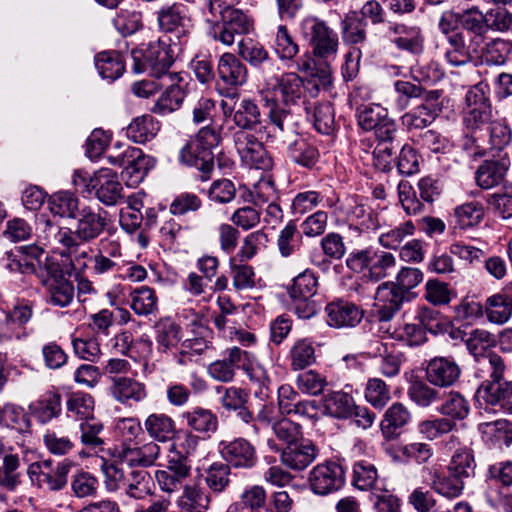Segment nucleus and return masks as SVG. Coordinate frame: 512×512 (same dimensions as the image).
Here are the masks:
<instances>
[{
    "label": "nucleus",
    "instance_id": "aec40b11",
    "mask_svg": "<svg viewBox=\"0 0 512 512\" xmlns=\"http://www.w3.org/2000/svg\"><path fill=\"white\" fill-rule=\"evenodd\" d=\"M386 36L402 51L419 55L424 51V36L418 26H408L403 23L388 22Z\"/></svg>",
    "mask_w": 512,
    "mask_h": 512
},
{
    "label": "nucleus",
    "instance_id": "bf43d9fd",
    "mask_svg": "<svg viewBox=\"0 0 512 512\" xmlns=\"http://www.w3.org/2000/svg\"><path fill=\"white\" fill-rule=\"evenodd\" d=\"M512 51L511 44L501 38H495L484 43L478 54L488 65H503Z\"/></svg>",
    "mask_w": 512,
    "mask_h": 512
},
{
    "label": "nucleus",
    "instance_id": "37998d69",
    "mask_svg": "<svg viewBox=\"0 0 512 512\" xmlns=\"http://www.w3.org/2000/svg\"><path fill=\"white\" fill-rule=\"evenodd\" d=\"M508 170V162L505 159L499 161L487 160L476 171V182L483 189H490L498 185Z\"/></svg>",
    "mask_w": 512,
    "mask_h": 512
},
{
    "label": "nucleus",
    "instance_id": "58836bf2",
    "mask_svg": "<svg viewBox=\"0 0 512 512\" xmlns=\"http://www.w3.org/2000/svg\"><path fill=\"white\" fill-rule=\"evenodd\" d=\"M180 418L186 425L199 433H211L216 431L218 426L217 416L209 409L194 407L183 412Z\"/></svg>",
    "mask_w": 512,
    "mask_h": 512
},
{
    "label": "nucleus",
    "instance_id": "20e7f679",
    "mask_svg": "<svg viewBox=\"0 0 512 512\" xmlns=\"http://www.w3.org/2000/svg\"><path fill=\"white\" fill-rule=\"evenodd\" d=\"M299 29L316 58L327 64L337 58L339 37L326 21L316 16H307L300 21Z\"/></svg>",
    "mask_w": 512,
    "mask_h": 512
},
{
    "label": "nucleus",
    "instance_id": "69168bd1",
    "mask_svg": "<svg viewBox=\"0 0 512 512\" xmlns=\"http://www.w3.org/2000/svg\"><path fill=\"white\" fill-rule=\"evenodd\" d=\"M409 399L421 408H428L439 402L443 395L439 390L432 388L422 381L411 383L407 391Z\"/></svg>",
    "mask_w": 512,
    "mask_h": 512
},
{
    "label": "nucleus",
    "instance_id": "5fc2aeb1",
    "mask_svg": "<svg viewBox=\"0 0 512 512\" xmlns=\"http://www.w3.org/2000/svg\"><path fill=\"white\" fill-rule=\"evenodd\" d=\"M95 66L103 79L114 81L118 79L125 70V63L115 51L101 52L95 57Z\"/></svg>",
    "mask_w": 512,
    "mask_h": 512
},
{
    "label": "nucleus",
    "instance_id": "79ce46f5",
    "mask_svg": "<svg viewBox=\"0 0 512 512\" xmlns=\"http://www.w3.org/2000/svg\"><path fill=\"white\" fill-rule=\"evenodd\" d=\"M147 434L159 442L171 440L175 433L174 420L165 413H152L144 421Z\"/></svg>",
    "mask_w": 512,
    "mask_h": 512
},
{
    "label": "nucleus",
    "instance_id": "338daca9",
    "mask_svg": "<svg viewBox=\"0 0 512 512\" xmlns=\"http://www.w3.org/2000/svg\"><path fill=\"white\" fill-rule=\"evenodd\" d=\"M415 232V225L412 221H405L395 227H388L378 237L379 244L387 249H397L402 242Z\"/></svg>",
    "mask_w": 512,
    "mask_h": 512
},
{
    "label": "nucleus",
    "instance_id": "ddd939ff",
    "mask_svg": "<svg viewBox=\"0 0 512 512\" xmlns=\"http://www.w3.org/2000/svg\"><path fill=\"white\" fill-rule=\"evenodd\" d=\"M157 21L161 31L175 33L180 45L187 44L193 25L185 5L173 3L163 6L157 12Z\"/></svg>",
    "mask_w": 512,
    "mask_h": 512
},
{
    "label": "nucleus",
    "instance_id": "39448f33",
    "mask_svg": "<svg viewBox=\"0 0 512 512\" xmlns=\"http://www.w3.org/2000/svg\"><path fill=\"white\" fill-rule=\"evenodd\" d=\"M347 267L354 272L367 271V277L379 281L389 277L396 269L394 254L374 247L354 250L346 258Z\"/></svg>",
    "mask_w": 512,
    "mask_h": 512
},
{
    "label": "nucleus",
    "instance_id": "ea45409f",
    "mask_svg": "<svg viewBox=\"0 0 512 512\" xmlns=\"http://www.w3.org/2000/svg\"><path fill=\"white\" fill-rule=\"evenodd\" d=\"M160 125L151 115L136 117L126 128L127 137L135 143L151 141L159 132Z\"/></svg>",
    "mask_w": 512,
    "mask_h": 512
},
{
    "label": "nucleus",
    "instance_id": "393cba45",
    "mask_svg": "<svg viewBox=\"0 0 512 512\" xmlns=\"http://www.w3.org/2000/svg\"><path fill=\"white\" fill-rule=\"evenodd\" d=\"M179 158L181 162L188 166L197 168L201 174V180L206 181L210 177V173L214 168V155L204 145L200 144L197 139H190L187 144L180 150Z\"/></svg>",
    "mask_w": 512,
    "mask_h": 512
},
{
    "label": "nucleus",
    "instance_id": "412c9836",
    "mask_svg": "<svg viewBox=\"0 0 512 512\" xmlns=\"http://www.w3.org/2000/svg\"><path fill=\"white\" fill-rule=\"evenodd\" d=\"M460 26L468 35L473 53L478 54L491 27L486 15L476 6L464 9L461 11Z\"/></svg>",
    "mask_w": 512,
    "mask_h": 512
},
{
    "label": "nucleus",
    "instance_id": "f257e3e1",
    "mask_svg": "<svg viewBox=\"0 0 512 512\" xmlns=\"http://www.w3.org/2000/svg\"><path fill=\"white\" fill-rule=\"evenodd\" d=\"M109 224L108 213L102 208L83 207L78 214L74 230L60 227L43 216L39 219L40 237L47 245H61L76 249L78 241L91 243L106 230Z\"/></svg>",
    "mask_w": 512,
    "mask_h": 512
},
{
    "label": "nucleus",
    "instance_id": "e433bc0d",
    "mask_svg": "<svg viewBox=\"0 0 512 512\" xmlns=\"http://www.w3.org/2000/svg\"><path fill=\"white\" fill-rule=\"evenodd\" d=\"M353 485L362 491L376 492L384 487L381 480H379L376 467L365 460L357 461L353 465Z\"/></svg>",
    "mask_w": 512,
    "mask_h": 512
},
{
    "label": "nucleus",
    "instance_id": "c03bdc74",
    "mask_svg": "<svg viewBox=\"0 0 512 512\" xmlns=\"http://www.w3.org/2000/svg\"><path fill=\"white\" fill-rule=\"evenodd\" d=\"M130 307L139 316L154 315L158 312V296L153 288L141 286L131 291Z\"/></svg>",
    "mask_w": 512,
    "mask_h": 512
},
{
    "label": "nucleus",
    "instance_id": "4be33fe9",
    "mask_svg": "<svg viewBox=\"0 0 512 512\" xmlns=\"http://www.w3.org/2000/svg\"><path fill=\"white\" fill-rule=\"evenodd\" d=\"M217 86L223 85L227 89H234L244 85L248 79V69L236 55L226 52L218 60L216 70Z\"/></svg>",
    "mask_w": 512,
    "mask_h": 512
},
{
    "label": "nucleus",
    "instance_id": "4468645a",
    "mask_svg": "<svg viewBox=\"0 0 512 512\" xmlns=\"http://www.w3.org/2000/svg\"><path fill=\"white\" fill-rule=\"evenodd\" d=\"M33 316V303L26 299L17 300L5 312V321L0 325V343L21 341L27 337L24 326Z\"/></svg>",
    "mask_w": 512,
    "mask_h": 512
},
{
    "label": "nucleus",
    "instance_id": "f8f14e48",
    "mask_svg": "<svg viewBox=\"0 0 512 512\" xmlns=\"http://www.w3.org/2000/svg\"><path fill=\"white\" fill-rule=\"evenodd\" d=\"M190 474L191 465L187 457L171 450L167 456L165 469L155 472V480L163 492L172 494L183 487Z\"/></svg>",
    "mask_w": 512,
    "mask_h": 512
},
{
    "label": "nucleus",
    "instance_id": "a878e982",
    "mask_svg": "<svg viewBox=\"0 0 512 512\" xmlns=\"http://www.w3.org/2000/svg\"><path fill=\"white\" fill-rule=\"evenodd\" d=\"M317 449L310 440L300 439L287 445L281 453V462L286 467L301 471L306 469L316 458Z\"/></svg>",
    "mask_w": 512,
    "mask_h": 512
},
{
    "label": "nucleus",
    "instance_id": "a19ab883",
    "mask_svg": "<svg viewBox=\"0 0 512 512\" xmlns=\"http://www.w3.org/2000/svg\"><path fill=\"white\" fill-rule=\"evenodd\" d=\"M322 401L327 415L337 419L352 418L355 403L348 393L330 392L323 397Z\"/></svg>",
    "mask_w": 512,
    "mask_h": 512
},
{
    "label": "nucleus",
    "instance_id": "de8ad7c7",
    "mask_svg": "<svg viewBox=\"0 0 512 512\" xmlns=\"http://www.w3.org/2000/svg\"><path fill=\"white\" fill-rule=\"evenodd\" d=\"M66 414L69 418L81 422L93 418V397L84 392L71 393L66 400Z\"/></svg>",
    "mask_w": 512,
    "mask_h": 512
},
{
    "label": "nucleus",
    "instance_id": "dca6fc26",
    "mask_svg": "<svg viewBox=\"0 0 512 512\" xmlns=\"http://www.w3.org/2000/svg\"><path fill=\"white\" fill-rule=\"evenodd\" d=\"M406 294L403 289L394 282L382 283L376 291V317L379 322V329H384L389 321L400 310Z\"/></svg>",
    "mask_w": 512,
    "mask_h": 512
},
{
    "label": "nucleus",
    "instance_id": "72a5a7b5",
    "mask_svg": "<svg viewBox=\"0 0 512 512\" xmlns=\"http://www.w3.org/2000/svg\"><path fill=\"white\" fill-rule=\"evenodd\" d=\"M238 54L251 67L261 69L270 68L275 65V61L270 57L266 48L251 38L242 39L238 42Z\"/></svg>",
    "mask_w": 512,
    "mask_h": 512
},
{
    "label": "nucleus",
    "instance_id": "cd10ccee",
    "mask_svg": "<svg viewBox=\"0 0 512 512\" xmlns=\"http://www.w3.org/2000/svg\"><path fill=\"white\" fill-rule=\"evenodd\" d=\"M160 454V446L151 441L141 446H123L118 452L122 464L134 467H149L153 465Z\"/></svg>",
    "mask_w": 512,
    "mask_h": 512
},
{
    "label": "nucleus",
    "instance_id": "6e6552de",
    "mask_svg": "<svg viewBox=\"0 0 512 512\" xmlns=\"http://www.w3.org/2000/svg\"><path fill=\"white\" fill-rule=\"evenodd\" d=\"M73 182L76 186L85 187L88 192L94 191L98 200L107 206L116 205L122 198L123 187L116 173L108 168L98 170L92 177L75 172Z\"/></svg>",
    "mask_w": 512,
    "mask_h": 512
},
{
    "label": "nucleus",
    "instance_id": "0eeeda50",
    "mask_svg": "<svg viewBox=\"0 0 512 512\" xmlns=\"http://www.w3.org/2000/svg\"><path fill=\"white\" fill-rule=\"evenodd\" d=\"M265 133H258L256 130H236L233 133V143L243 164L268 171L273 167V159L264 147Z\"/></svg>",
    "mask_w": 512,
    "mask_h": 512
},
{
    "label": "nucleus",
    "instance_id": "bb28decb",
    "mask_svg": "<svg viewBox=\"0 0 512 512\" xmlns=\"http://www.w3.org/2000/svg\"><path fill=\"white\" fill-rule=\"evenodd\" d=\"M512 282L500 292L489 296L485 301V315L490 323L504 325L512 317Z\"/></svg>",
    "mask_w": 512,
    "mask_h": 512
},
{
    "label": "nucleus",
    "instance_id": "4d7b16f0",
    "mask_svg": "<svg viewBox=\"0 0 512 512\" xmlns=\"http://www.w3.org/2000/svg\"><path fill=\"white\" fill-rule=\"evenodd\" d=\"M391 338L405 342L409 346H418L426 341V332L419 323H404L391 331V325L379 329Z\"/></svg>",
    "mask_w": 512,
    "mask_h": 512
},
{
    "label": "nucleus",
    "instance_id": "603ef678",
    "mask_svg": "<svg viewBox=\"0 0 512 512\" xmlns=\"http://www.w3.org/2000/svg\"><path fill=\"white\" fill-rule=\"evenodd\" d=\"M342 40L346 44H359L366 40V22L356 11L345 15L340 23Z\"/></svg>",
    "mask_w": 512,
    "mask_h": 512
},
{
    "label": "nucleus",
    "instance_id": "8fccbe9b",
    "mask_svg": "<svg viewBox=\"0 0 512 512\" xmlns=\"http://www.w3.org/2000/svg\"><path fill=\"white\" fill-rule=\"evenodd\" d=\"M80 442L88 452L98 453L104 450V440L101 437L103 432L102 423L96 418L80 422Z\"/></svg>",
    "mask_w": 512,
    "mask_h": 512
},
{
    "label": "nucleus",
    "instance_id": "423d86ee",
    "mask_svg": "<svg viewBox=\"0 0 512 512\" xmlns=\"http://www.w3.org/2000/svg\"><path fill=\"white\" fill-rule=\"evenodd\" d=\"M133 61L132 70L135 73L148 72L152 76L171 75L169 68L173 58L169 54L168 46L160 39L142 43L131 51Z\"/></svg>",
    "mask_w": 512,
    "mask_h": 512
},
{
    "label": "nucleus",
    "instance_id": "0e129e2a",
    "mask_svg": "<svg viewBox=\"0 0 512 512\" xmlns=\"http://www.w3.org/2000/svg\"><path fill=\"white\" fill-rule=\"evenodd\" d=\"M48 204L51 213L65 218H76V212L79 210V199L67 191L54 193Z\"/></svg>",
    "mask_w": 512,
    "mask_h": 512
},
{
    "label": "nucleus",
    "instance_id": "6ab92c4d",
    "mask_svg": "<svg viewBox=\"0 0 512 512\" xmlns=\"http://www.w3.org/2000/svg\"><path fill=\"white\" fill-rule=\"evenodd\" d=\"M184 86L182 73L174 72L171 75H165L162 84L165 90L152 107V112L165 116L178 110L186 97Z\"/></svg>",
    "mask_w": 512,
    "mask_h": 512
},
{
    "label": "nucleus",
    "instance_id": "6e6d98bb",
    "mask_svg": "<svg viewBox=\"0 0 512 512\" xmlns=\"http://www.w3.org/2000/svg\"><path fill=\"white\" fill-rule=\"evenodd\" d=\"M448 47L445 51L446 61L455 67L468 64L472 60L470 42L466 44L464 33L453 34L452 37L446 38Z\"/></svg>",
    "mask_w": 512,
    "mask_h": 512
},
{
    "label": "nucleus",
    "instance_id": "b1692460",
    "mask_svg": "<svg viewBox=\"0 0 512 512\" xmlns=\"http://www.w3.org/2000/svg\"><path fill=\"white\" fill-rule=\"evenodd\" d=\"M460 375V366L449 357H435L426 368L428 382L436 387H451L458 382Z\"/></svg>",
    "mask_w": 512,
    "mask_h": 512
},
{
    "label": "nucleus",
    "instance_id": "7ed1b4c3",
    "mask_svg": "<svg viewBox=\"0 0 512 512\" xmlns=\"http://www.w3.org/2000/svg\"><path fill=\"white\" fill-rule=\"evenodd\" d=\"M331 84L328 74L321 78L302 79L295 72H286L274 77V83L267 82L278 101L285 105H295L300 99L309 95L316 97L322 88Z\"/></svg>",
    "mask_w": 512,
    "mask_h": 512
},
{
    "label": "nucleus",
    "instance_id": "e2e57ef3",
    "mask_svg": "<svg viewBox=\"0 0 512 512\" xmlns=\"http://www.w3.org/2000/svg\"><path fill=\"white\" fill-rule=\"evenodd\" d=\"M156 329V343L160 352L169 351L181 341V328L170 319L161 320Z\"/></svg>",
    "mask_w": 512,
    "mask_h": 512
},
{
    "label": "nucleus",
    "instance_id": "2f4dec72",
    "mask_svg": "<svg viewBox=\"0 0 512 512\" xmlns=\"http://www.w3.org/2000/svg\"><path fill=\"white\" fill-rule=\"evenodd\" d=\"M233 123L237 130L266 132L258 105L251 99H242L234 107Z\"/></svg>",
    "mask_w": 512,
    "mask_h": 512
},
{
    "label": "nucleus",
    "instance_id": "a18cd8bd",
    "mask_svg": "<svg viewBox=\"0 0 512 512\" xmlns=\"http://www.w3.org/2000/svg\"><path fill=\"white\" fill-rule=\"evenodd\" d=\"M126 494L136 500H142L153 495V479L149 472L143 469H131L127 476Z\"/></svg>",
    "mask_w": 512,
    "mask_h": 512
},
{
    "label": "nucleus",
    "instance_id": "c9c22d12",
    "mask_svg": "<svg viewBox=\"0 0 512 512\" xmlns=\"http://www.w3.org/2000/svg\"><path fill=\"white\" fill-rule=\"evenodd\" d=\"M483 439L493 447L502 449L512 445V423L505 419L479 424Z\"/></svg>",
    "mask_w": 512,
    "mask_h": 512
},
{
    "label": "nucleus",
    "instance_id": "09e8293b",
    "mask_svg": "<svg viewBox=\"0 0 512 512\" xmlns=\"http://www.w3.org/2000/svg\"><path fill=\"white\" fill-rule=\"evenodd\" d=\"M430 486L438 495L447 499H454L462 495L465 482L449 472L444 474L434 471Z\"/></svg>",
    "mask_w": 512,
    "mask_h": 512
},
{
    "label": "nucleus",
    "instance_id": "13d9d810",
    "mask_svg": "<svg viewBox=\"0 0 512 512\" xmlns=\"http://www.w3.org/2000/svg\"><path fill=\"white\" fill-rule=\"evenodd\" d=\"M289 157L297 164L311 168L319 158L318 150L305 139L296 136L287 147Z\"/></svg>",
    "mask_w": 512,
    "mask_h": 512
},
{
    "label": "nucleus",
    "instance_id": "f3484780",
    "mask_svg": "<svg viewBox=\"0 0 512 512\" xmlns=\"http://www.w3.org/2000/svg\"><path fill=\"white\" fill-rule=\"evenodd\" d=\"M310 486L315 494L327 495L338 491L345 484V471L336 462L318 464L310 472Z\"/></svg>",
    "mask_w": 512,
    "mask_h": 512
},
{
    "label": "nucleus",
    "instance_id": "680f3d73",
    "mask_svg": "<svg viewBox=\"0 0 512 512\" xmlns=\"http://www.w3.org/2000/svg\"><path fill=\"white\" fill-rule=\"evenodd\" d=\"M295 385L297 390L303 394L318 396L324 392L328 386V381L325 375L317 370L310 369L297 375Z\"/></svg>",
    "mask_w": 512,
    "mask_h": 512
},
{
    "label": "nucleus",
    "instance_id": "f03ea898",
    "mask_svg": "<svg viewBox=\"0 0 512 512\" xmlns=\"http://www.w3.org/2000/svg\"><path fill=\"white\" fill-rule=\"evenodd\" d=\"M207 14L212 19L213 25L210 28V36L225 46H231L236 36L249 34L254 28L252 17L242 10L234 8L240 0H206Z\"/></svg>",
    "mask_w": 512,
    "mask_h": 512
},
{
    "label": "nucleus",
    "instance_id": "774afa93",
    "mask_svg": "<svg viewBox=\"0 0 512 512\" xmlns=\"http://www.w3.org/2000/svg\"><path fill=\"white\" fill-rule=\"evenodd\" d=\"M0 425L25 433L29 431L31 422L22 408L6 404L0 410Z\"/></svg>",
    "mask_w": 512,
    "mask_h": 512
},
{
    "label": "nucleus",
    "instance_id": "49530a36",
    "mask_svg": "<svg viewBox=\"0 0 512 512\" xmlns=\"http://www.w3.org/2000/svg\"><path fill=\"white\" fill-rule=\"evenodd\" d=\"M210 501L209 494L197 485H185L177 505L182 512H206Z\"/></svg>",
    "mask_w": 512,
    "mask_h": 512
},
{
    "label": "nucleus",
    "instance_id": "9d476101",
    "mask_svg": "<svg viewBox=\"0 0 512 512\" xmlns=\"http://www.w3.org/2000/svg\"><path fill=\"white\" fill-rule=\"evenodd\" d=\"M357 120L363 130H374L376 138L383 143L391 142L397 131L395 121L380 104L372 103L359 107Z\"/></svg>",
    "mask_w": 512,
    "mask_h": 512
},
{
    "label": "nucleus",
    "instance_id": "864d4df0",
    "mask_svg": "<svg viewBox=\"0 0 512 512\" xmlns=\"http://www.w3.org/2000/svg\"><path fill=\"white\" fill-rule=\"evenodd\" d=\"M483 217L484 207L477 201H471L457 206L452 214L455 227L462 230L479 225Z\"/></svg>",
    "mask_w": 512,
    "mask_h": 512
},
{
    "label": "nucleus",
    "instance_id": "c756f323",
    "mask_svg": "<svg viewBox=\"0 0 512 512\" xmlns=\"http://www.w3.org/2000/svg\"><path fill=\"white\" fill-rule=\"evenodd\" d=\"M479 400L504 413L512 414V381H502L493 386H479L476 393Z\"/></svg>",
    "mask_w": 512,
    "mask_h": 512
},
{
    "label": "nucleus",
    "instance_id": "3c124183",
    "mask_svg": "<svg viewBox=\"0 0 512 512\" xmlns=\"http://www.w3.org/2000/svg\"><path fill=\"white\" fill-rule=\"evenodd\" d=\"M438 112L439 108H436L433 104L423 103L406 112L401 117V123L409 131L423 129L433 123Z\"/></svg>",
    "mask_w": 512,
    "mask_h": 512
},
{
    "label": "nucleus",
    "instance_id": "a211bd4d",
    "mask_svg": "<svg viewBox=\"0 0 512 512\" xmlns=\"http://www.w3.org/2000/svg\"><path fill=\"white\" fill-rule=\"evenodd\" d=\"M218 450L230 467L251 469L258 460L255 446L242 437L222 440Z\"/></svg>",
    "mask_w": 512,
    "mask_h": 512
},
{
    "label": "nucleus",
    "instance_id": "f704fd0d",
    "mask_svg": "<svg viewBox=\"0 0 512 512\" xmlns=\"http://www.w3.org/2000/svg\"><path fill=\"white\" fill-rule=\"evenodd\" d=\"M293 371L304 370L316 363L315 343L310 338H299L289 348L287 356Z\"/></svg>",
    "mask_w": 512,
    "mask_h": 512
},
{
    "label": "nucleus",
    "instance_id": "1a4fd4ad",
    "mask_svg": "<svg viewBox=\"0 0 512 512\" xmlns=\"http://www.w3.org/2000/svg\"><path fill=\"white\" fill-rule=\"evenodd\" d=\"M72 465L73 463L67 459L56 463L52 460L34 462L28 466L27 475L38 487L59 491L67 485V477Z\"/></svg>",
    "mask_w": 512,
    "mask_h": 512
},
{
    "label": "nucleus",
    "instance_id": "052dcab7",
    "mask_svg": "<svg viewBox=\"0 0 512 512\" xmlns=\"http://www.w3.org/2000/svg\"><path fill=\"white\" fill-rule=\"evenodd\" d=\"M20 458L16 454H7L3 457L0 467L1 488L8 492H15L22 484V475L18 472Z\"/></svg>",
    "mask_w": 512,
    "mask_h": 512
},
{
    "label": "nucleus",
    "instance_id": "7c9ffc66",
    "mask_svg": "<svg viewBox=\"0 0 512 512\" xmlns=\"http://www.w3.org/2000/svg\"><path fill=\"white\" fill-rule=\"evenodd\" d=\"M477 366L475 376L481 380L480 386L492 384L493 386L504 381L505 363L502 357L495 352L489 351L476 359Z\"/></svg>",
    "mask_w": 512,
    "mask_h": 512
},
{
    "label": "nucleus",
    "instance_id": "9b49d317",
    "mask_svg": "<svg viewBox=\"0 0 512 512\" xmlns=\"http://www.w3.org/2000/svg\"><path fill=\"white\" fill-rule=\"evenodd\" d=\"M40 277L46 288L49 303L54 306L66 307L72 302L74 298L73 283L65 277L59 264L47 263Z\"/></svg>",
    "mask_w": 512,
    "mask_h": 512
},
{
    "label": "nucleus",
    "instance_id": "c85d7f7f",
    "mask_svg": "<svg viewBox=\"0 0 512 512\" xmlns=\"http://www.w3.org/2000/svg\"><path fill=\"white\" fill-rule=\"evenodd\" d=\"M325 310L328 324L336 328L355 327L363 318V310L346 301L331 302Z\"/></svg>",
    "mask_w": 512,
    "mask_h": 512
},
{
    "label": "nucleus",
    "instance_id": "2eb2a0df",
    "mask_svg": "<svg viewBox=\"0 0 512 512\" xmlns=\"http://www.w3.org/2000/svg\"><path fill=\"white\" fill-rule=\"evenodd\" d=\"M487 88L486 84L479 83L466 93L463 121L469 129H477L490 122L492 110L486 93Z\"/></svg>",
    "mask_w": 512,
    "mask_h": 512
},
{
    "label": "nucleus",
    "instance_id": "5701e85b",
    "mask_svg": "<svg viewBox=\"0 0 512 512\" xmlns=\"http://www.w3.org/2000/svg\"><path fill=\"white\" fill-rule=\"evenodd\" d=\"M108 159L113 165L123 167L134 184L142 181L151 167L150 158L141 149L131 146L117 155L108 156Z\"/></svg>",
    "mask_w": 512,
    "mask_h": 512
},
{
    "label": "nucleus",
    "instance_id": "473e14b6",
    "mask_svg": "<svg viewBox=\"0 0 512 512\" xmlns=\"http://www.w3.org/2000/svg\"><path fill=\"white\" fill-rule=\"evenodd\" d=\"M111 394L118 402L131 405L143 401L147 397V390L145 384L136 379L114 377Z\"/></svg>",
    "mask_w": 512,
    "mask_h": 512
},
{
    "label": "nucleus",
    "instance_id": "4c0bfd02",
    "mask_svg": "<svg viewBox=\"0 0 512 512\" xmlns=\"http://www.w3.org/2000/svg\"><path fill=\"white\" fill-rule=\"evenodd\" d=\"M335 201L331 198H325L322 193L315 190H307L297 193L292 199L291 214L304 215L318 206L333 208Z\"/></svg>",
    "mask_w": 512,
    "mask_h": 512
}]
</instances>
